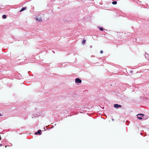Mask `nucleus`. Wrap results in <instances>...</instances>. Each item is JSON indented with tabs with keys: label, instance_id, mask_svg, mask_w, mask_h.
<instances>
[{
	"label": "nucleus",
	"instance_id": "nucleus-6",
	"mask_svg": "<svg viewBox=\"0 0 149 149\" xmlns=\"http://www.w3.org/2000/svg\"><path fill=\"white\" fill-rule=\"evenodd\" d=\"M26 7L23 8L19 11V12H21L23 11V10H26Z\"/></svg>",
	"mask_w": 149,
	"mask_h": 149
},
{
	"label": "nucleus",
	"instance_id": "nucleus-11",
	"mask_svg": "<svg viewBox=\"0 0 149 149\" xmlns=\"http://www.w3.org/2000/svg\"><path fill=\"white\" fill-rule=\"evenodd\" d=\"M103 52L102 50L100 52V53L101 54H102L103 53Z\"/></svg>",
	"mask_w": 149,
	"mask_h": 149
},
{
	"label": "nucleus",
	"instance_id": "nucleus-7",
	"mask_svg": "<svg viewBox=\"0 0 149 149\" xmlns=\"http://www.w3.org/2000/svg\"><path fill=\"white\" fill-rule=\"evenodd\" d=\"M117 3L116 1H114L112 2V3L114 5L116 4Z\"/></svg>",
	"mask_w": 149,
	"mask_h": 149
},
{
	"label": "nucleus",
	"instance_id": "nucleus-1",
	"mask_svg": "<svg viewBox=\"0 0 149 149\" xmlns=\"http://www.w3.org/2000/svg\"><path fill=\"white\" fill-rule=\"evenodd\" d=\"M137 118L139 119H142V117L144 116V115L143 114H138L137 115Z\"/></svg>",
	"mask_w": 149,
	"mask_h": 149
},
{
	"label": "nucleus",
	"instance_id": "nucleus-13",
	"mask_svg": "<svg viewBox=\"0 0 149 149\" xmlns=\"http://www.w3.org/2000/svg\"><path fill=\"white\" fill-rule=\"evenodd\" d=\"M2 116V115L1 114H0V116Z\"/></svg>",
	"mask_w": 149,
	"mask_h": 149
},
{
	"label": "nucleus",
	"instance_id": "nucleus-3",
	"mask_svg": "<svg viewBox=\"0 0 149 149\" xmlns=\"http://www.w3.org/2000/svg\"><path fill=\"white\" fill-rule=\"evenodd\" d=\"M75 82L76 83H81V80L79 78H77L75 80Z\"/></svg>",
	"mask_w": 149,
	"mask_h": 149
},
{
	"label": "nucleus",
	"instance_id": "nucleus-15",
	"mask_svg": "<svg viewBox=\"0 0 149 149\" xmlns=\"http://www.w3.org/2000/svg\"><path fill=\"white\" fill-rule=\"evenodd\" d=\"M7 147V146H5V147L6 148Z\"/></svg>",
	"mask_w": 149,
	"mask_h": 149
},
{
	"label": "nucleus",
	"instance_id": "nucleus-14",
	"mask_svg": "<svg viewBox=\"0 0 149 149\" xmlns=\"http://www.w3.org/2000/svg\"><path fill=\"white\" fill-rule=\"evenodd\" d=\"M112 120H113H113H114V119H112Z\"/></svg>",
	"mask_w": 149,
	"mask_h": 149
},
{
	"label": "nucleus",
	"instance_id": "nucleus-8",
	"mask_svg": "<svg viewBox=\"0 0 149 149\" xmlns=\"http://www.w3.org/2000/svg\"><path fill=\"white\" fill-rule=\"evenodd\" d=\"M86 41V40H84L82 41V44L83 45H84Z\"/></svg>",
	"mask_w": 149,
	"mask_h": 149
},
{
	"label": "nucleus",
	"instance_id": "nucleus-9",
	"mask_svg": "<svg viewBox=\"0 0 149 149\" xmlns=\"http://www.w3.org/2000/svg\"><path fill=\"white\" fill-rule=\"evenodd\" d=\"M3 18L4 19H6V18L7 16L6 15H4L2 16Z\"/></svg>",
	"mask_w": 149,
	"mask_h": 149
},
{
	"label": "nucleus",
	"instance_id": "nucleus-12",
	"mask_svg": "<svg viewBox=\"0 0 149 149\" xmlns=\"http://www.w3.org/2000/svg\"><path fill=\"white\" fill-rule=\"evenodd\" d=\"M2 146V144H0V146Z\"/></svg>",
	"mask_w": 149,
	"mask_h": 149
},
{
	"label": "nucleus",
	"instance_id": "nucleus-5",
	"mask_svg": "<svg viewBox=\"0 0 149 149\" xmlns=\"http://www.w3.org/2000/svg\"><path fill=\"white\" fill-rule=\"evenodd\" d=\"M41 131V130H39L37 132H36L35 134H39L40 135L41 134L40 132Z\"/></svg>",
	"mask_w": 149,
	"mask_h": 149
},
{
	"label": "nucleus",
	"instance_id": "nucleus-4",
	"mask_svg": "<svg viewBox=\"0 0 149 149\" xmlns=\"http://www.w3.org/2000/svg\"><path fill=\"white\" fill-rule=\"evenodd\" d=\"M36 19L39 22L41 21H42V18L40 16H38L37 17Z\"/></svg>",
	"mask_w": 149,
	"mask_h": 149
},
{
	"label": "nucleus",
	"instance_id": "nucleus-10",
	"mask_svg": "<svg viewBox=\"0 0 149 149\" xmlns=\"http://www.w3.org/2000/svg\"><path fill=\"white\" fill-rule=\"evenodd\" d=\"M100 31H102L103 30V29L101 27L100 28Z\"/></svg>",
	"mask_w": 149,
	"mask_h": 149
},
{
	"label": "nucleus",
	"instance_id": "nucleus-2",
	"mask_svg": "<svg viewBox=\"0 0 149 149\" xmlns=\"http://www.w3.org/2000/svg\"><path fill=\"white\" fill-rule=\"evenodd\" d=\"M114 107L116 109H118L119 108H121L122 106L120 105H119L118 104H114Z\"/></svg>",
	"mask_w": 149,
	"mask_h": 149
}]
</instances>
